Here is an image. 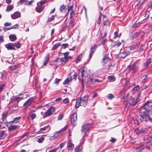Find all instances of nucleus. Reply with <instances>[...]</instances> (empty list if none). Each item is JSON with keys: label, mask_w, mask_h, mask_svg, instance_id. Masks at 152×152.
<instances>
[{"label": "nucleus", "mask_w": 152, "mask_h": 152, "mask_svg": "<svg viewBox=\"0 0 152 152\" xmlns=\"http://www.w3.org/2000/svg\"><path fill=\"white\" fill-rule=\"evenodd\" d=\"M88 97L87 95L84 96L82 98H79L77 99L76 100L75 108H77L81 106L85 107L88 103Z\"/></svg>", "instance_id": "nucleus-1"}, {"label": "nucleus", "mask_w": 152, "mask_h": 152, "mask_svg": "<svg viewBox=\"0 0 152 152\" xmlns=\"http://www.w3.org/2000/svg\"><path fill=\"white\" fill-rule=\"evenodd\" d=\"M5 46L8 50H15V46H16L17 48H18L21 47V45L19 42L9 43L8 44H6Z\"/></svg>", "instance_id": "nucleus-2"}, {"label": "nucleus", "mask_w": 152, "mask_h": 152, "mask_svg": "<svg viewBox=\"0 0 152 152\" xmlns=\"http://www.w3.org/2000/svg\"><path fill=\"white\" fill-rule=\"evenodd\" d=\"M80 70V72H79V75H80L82 77H88L90 73V71L85 66L82 67Z\"/></svg>", "instance_id": "nucleus-3"}, {"label": "nucleus", "mask_w": 152, "mask_h": 152, "mask_svg": "<svg viewBox=\"0 0 152 152\" xmlns=\"http://www.w3.org/2000/svg\"><path fill=\"white\" fill-rule=\"evenodd\" d=\"M41 0V1H39L37 3V6L35 8V10L37 12L40 13L43 11L44 10L45 6L44 5L45 2L44 1H42Z\"/></svg>", "instance_id": "nucleus-4"}, {"label": "nucleus", "mask_w": 152, "mask_h": 152, "mask_svg": "<svg viewBox=\"0 0 152 152\" xmlns=\"http://www.w3.org/2000/svg\"><path fill=\"white\" fill-rule=\"evenodd\" d=\"M70 118L72 124L73 126H76L77 121V114L76 113L74 112L70 116Z\"/></svg>", "instance_id": "nucleus-5"}, {"label": "nucleus", "mask_w": 152, "mask_h": 152, "mask_svg": "<svg viewBox=\"0 0 152 152\" xmlns=\"http://www.w3.org/2000/svg\"><path fill=\"white\" fill-rule=\"evenodd\" d=\"M91 125L89 124H86L82 126L81 131L82 132H87L90 130Z\"/></svg>", "instance_id": "nucleus-6"}, {"label": "nucleus", "mask_w": 152, "mask_h": 152, "mask_svg": "<svg viewBox=\"0 0 152 152\" xmlns=\"http://www.w3.org/2000/svg\"><path fill=\"white\" fill-rule=\"evenodd\" d=\"M138 66L135 64L130 65L129 66V69L130 72L132 73H135L138 70Z\"/></svg>", "instance_id": "nucleus-7"}, {"label": "nucleus", "mask_w": 152, "mask_h": 152, "mask_svg": "<svg viewBox=\"0 0 152 152\" xmlns=\"http://www.w3.org/2000/svg\"><path fill=\"white\" fill-rule=\"evenodd\" d=\"M55 110L54 107H50L45 112L46 117L51 115L55 112Z\"/></svg>", "instance_id": "nucleus-8"}, {"label": "nucleus", "mask_w": 152, "mask_h": 152, "mask_svg": "<svg viewBox=\"0 0 152 152\" xmlns=\"http://www.w3.org/2000/svg\"><path fill=\"white\" fill-rule=\"evenodd\" d=\"M21 17L20 13L17 11L11 15V18L13 20L17 19Z\"/></svg>", "instance_id": "nucleus-9"}, {"label": "nucleus", "mask_w": 152, "mask_h": 152, "mask_svg": "<svg viewBox=\"0 0 152 152\" xmlns=\"http://www.w3.org/2000/svg\"><path fill=\"white\" fill-rule=\"evenodd\" d=\"M68 61L67 59L66 56H64L61 58H58L55 60L54 62H61L63 64H64Z\"/></svg>", "instance_id": "nucleus-10"}, {"label": "nucleus", "mask_w": 152, "mask_h": 152, "mask_svg": "<svg viewBox=\"0 0 152 152\" xmlns=\"http://www.w3.org/2000/svg\"><path fill=\"white\" fill-rule=\"evenodd\" d=\"M10 124H9V123L8 124L6 125V126L7 127L8 130L10 131L15 130L18 128L19 127V126H18V125H10Z\"/></svg>", "instance_id": "nucleus-11"}, {"label": "nucleus", "mask_w": 152, "mask_h": 152, "mask_svg": "<svg viewBox=\"0 0 152 152\" xmlns=\"http://www.w3.org/2000/svg\"><path fill=\"white\" fill-rule=\"evenodd\" d=\"M60 12L64 13L65 15L67 14V11L66 6L64 4L61 5L59 8Z\"/></svg>", "instance_id": "nucleus-12"}, {"label": "nucleus", "mask_w": 152, "mask_h": 152, "mask_svg": "<svg viewBox=\"0 0 152 152\" xmlns=\"http://www.w3.org/2000/svg\"><path fill=\"white\" fill-rule=\"evenodd\" d=\"M33 97L30 98L24 104L23 106H24L26 107H28L31 104L33 101Z\"/></svg>", "instance_id": "nucleus-13"}, {"label": "nucleus", "mask_w": 152, "mask_h": 152, "mask_svg": "<svg viewBox=\"0 0 152 152\" xmlns=\"http://www.w3.org/2000/svg\"><path fill=\"white\" fill-rule=\"evenodd\" d=\"M97 47V45H96L92 46L91 47L89 55V58L90 59L91 58L93 53L95 51Z\"/></svg>", "instance_id": "nucleus-14"}, {"label": "nucleus", "mask_w": 152, "mask_h": 152, "mask_svg": "<svg viewBox=\"0 0 152 152\" xmlns=\"http://www.w3.org/2000/svg\"><path fill=\"white\" fill-rule=\"evenodd\" d=\"M102 60V64H103V65H105L109 60V58L108 56V55H105L104 56Z\"/></svg>", "instance_id": "nucleus-15"}, {"label": "nucleus", "mask_w": 152, "mask_h": 152, "mask_svg": "<svg viewBox=\"0 0 152 152\" xmlns=\"http://www.w3.org/2000/svg\"><path fill=\"white\" fill-rule=\"evenodd\" d=\"M21 119V117L19 116L14 118L13 120L9 122V124H16L18 123L19 121Z\"/></svg>", "instance_id": "nucleus-16"}, {"label": "nucleus", "mask_w": 152, "mask_h": 152, "mask_svg": "<svg viewBox=\"0 0 152 152\" xmlns=\"http://www.w3.org/2000/svg\"><path fill=\"white\" fill-rule=\"evenodd\" d=\"M23 99V97H18L17 96H13L11 99L12 101H19L20 100Z\"/></svg>", "instance_id": "nucleus-17"}, {"label": "nucleus", "mask_w": 152, "mask_h": 152, "mask_svg": "<svg viewBox=\"0 0 152 152\" xmlns=\"http://www.w3.org/2000/svg\"><path fill=\"white\" fill-rule=\"evenodd\" d=\"M144 148V147L143 145L137 147L134 149V152H141Z\"/></svg>", "instance_id": "nucleus-18"}, {"label": "nucleus", "mask_w": 152, "mask_h": 152, "mask_svg": "<svg viewBox=\"0 0 152 152\" xmlns=\"http://www.w3.org/2000/svg\"><path fill=\"white\" fill-rule=\"evenodd\" d=\"M125 87L126 88H128L132 86V84L130 83L129 82L128 80H126L124 84Z\"/></svg>", "instance_id": "nucleus-19"}, {"label": "nucleus", "mask_w": 152, "mask_h": 152, "mask_svg": "<svg viewBox=\"0 0 152 152\" xmlns=\"http://www.w3.org/2000/svg\"><path fill=\"white\" fill-rule=\"evenodd\" d=\"M72 74V73H70L69 74V76H70V78L68 77L67 78L65 81L64 82L63 84L64 85H65L66 84H68L69 82H70L71 80L72 79V77L71 76H70V75H71Z\"/></svg>", "instance_id": "nucleus-20"}, {"label": "nucleus", "mask_w": 152, "mask_h": 152, "mask_svg": "<svg viewBox=\"0 0 152 152\" xmlns=\"http://www.w3.org/2000/svg\"><path fill=\"white\" fill-rule=\"evenodd\" d=\"M151 62V59H147L146 62H145L143 64V67L144 68H146L149 66Z\"/></svg>", "instance_id": "nucleus-21"}, {"label": "nucleus", "mask_w": 152, "mask_h": 152, "mask_svg": "<svg viewBox=\"0 0 152 152\" xmlns=\"http://www.w3.org/2000/svg\"><path fill=\"white\" fill-rule=\"evenodd\" d=\"M139 133L142 134H145L148 133L147 130L145 128H142L139 130Z\"/></svg>", "instance_id": "nucleus-22"}, {"label": "nucleus", "mask_w": 152, "mask_h": 152, "mask_svg": "<svg viewBox=\"0 0 152 152\" xmlns=\"http://www.w3.org/2000/svg\"><path fill=\"white\" fill-rule=\"evenodd\" d=\"M67 147L69 148L70 150H72L74 147V145L71 143V141H69L68 142Z\"/></svg>", "instance_id": "nucleus-23"}, {"label": "nucleus", "mask_w": 152, "mask_h": 152, "mask_svg": "<svg viewBox=\"0 0 152 152\" xmlns=\"http://www.w3.org/2000/svg\"><path fill=\"white\" fill-rule=\"evenodd\" d=\"M14 7L13 5H8L7 6L6 10V12H9L12 10L13 8Z\"/></svg>", "instance_id": "nucleus-24"}, {"label": "nucleus", "mask_w": 152, "mask_h": 152, "mask_svg": "<svg viewBox=\"0 0 152 152\" xmlns=\"http://www.w3.org/2000/svg\"><path fill=\"white\" fill-rule=\"evenodd\" d=\"M6 136L5 132L4 131H2L0 133V139H2L4 138Z\"/></svg>", "instance_id": "nucleus-25"}, {"label": "nucleus", "mask_w": 152, "mask_h": 152, "mask_svg": "<svg viewBox=\"0 0 152 152\" xmlns=\"http://www.w3.org/2000/svg\"><path fill=\"white\" fill-rule=\"evenodd\" d=\"M98 41L99 43V45H100L101 44H103L105 41H106V39H98Z\"/></svg>", "instance_id": "nucleus-26"}, {"label": "nucleus", "mask_w": 152, "mask_h": 152, "mask_svg": "<svg viewBox=\"0 0 152 152\" xmlns=\"http://www.w3.org/2000/svg\"><path fill=\"white\" fill-rule=\"evenodd\" d=\"M50 129V126H45L43 128L40 129V131H48Z\"/></svg>", "instance_id": "nucleus-27"}, {"label": "nucleus", "mask_w": 152, "mask_h": 152, "mask_svg": "<svg viewBox=\"0 0 152 152\" xmlns=\"http://www.w3.org/2000/svg\"><path fill=\"white\" fill-rule=\"evenodd\" d=\"M129 54V51L127 52L126 51H125L121 53L120 54L121 55H123V56H122V57L124 58L127 56Z\"/></svg>", "instance_id": "nucleus-28"}, {"label": "nucleus", "mask_w": 152, "mask_h": 152, "mask_svg": "<svg viewBox=\"0 0 152 152\" xmlns=\"http://www.w3.org/2000/svg\"><path fill=\"white\" fill-rule=\"evenodd\" d=\"M108 78L110 80V82H114L115 80V76H110L108 77Z\"/></svg>", "instance_id": "nucleus-29"}, {"label": "nucleus", "mask_w": 152, "mask_h": 152, "mask_svg": "<svg viewBox=\"0 0 152 152\" xmlns=\"http://www.w3.org/2000/svg\"><path fill=\"white\" fill-rule=\"evenodd\" d=\"M44 136H42L40 137L37 139V142L39 143H42L44 139Z\"/></svg>", "instance_id": "nucleus-30"}, {"label": "nucleus", "mask_w": 152, "mask_h": 152, "mask_svg": "<svg viewBox=\"0 0 152 152\" xmlns=\"http://www.w3.org/2000/svg\"><path fill=\"white\" fill-rule=\"evenodd\" d=\"M68 125H66L62 129H61V130H59L58 131V132L59 133H61L62 132H64L66 130V129L68 128Z\"/></svg>", "instance_id": "nucleus-31"}, {"label": "nucleus", "mask_w": 152, "mask_h": 152, "mask_svg": "<svg viewBox=\"0 0 152 152\" xmlns=\"http://www.w3.org/2000/svg\"><path fill=\"white\" fill-rule=\"evenodd\" d=\"M143 110L146 111L147 113H148L149 112V110L147 108V107L145 104L141 107V111H142Z\"/></svg>", "instance_id": "nucleus-32"}, {"label": "nucleus", "mask_w": 152, "mask_h": 152, "mask_svg": "<svg viewBox=\"0 0 152 152\" xmlns=\"http://www.w3.org/2000/svg\"><path fill=\"white\" fill-rule=\"evenodd\" d=\"M6 114L4 113H3L2 115V122H1V123H3L5 121L6 119Z\"/></svg>", "instance_id": "nucleus-33"}, {"label": "nucleus", "mask_w": 152, "mask_h": 152, "mask_svg": "<svg viewBox=\"0 0 152 152\" xmlns=\"http://www.w3.org/2000/svg\"><path fill=\"white\" fill-rule=\"evenodd\" d=\"M60 45V43L58 42L52 48V50H55L56 49L58 46Z\"/></svg>", "instance_id": "nucleus-34"}, {"label": "nucleus", "mask_w": 152, "mask_h": 152, "mask_svg": "<svg viewBox=\"0 0 152 152\" xmlns=\"http://www.w3.org/2000/svg\"><path fill=\"white\" fill-rule=\"evenodd\" d=\"M152 140V135L148 136L146 140V143H149Z\"/></svg>", "instance_id": "nucleus-35"}, {"label": "nucleus", "mask_w": 152, "mask_h": 152, "mask_svg": "<svg viewBox=\"0 0 152 152\" xmlns=\"http://www.w3.org/2000/svg\"><path fill=\"white\" fill-rule=\"evenodd\" d=\"M82 57V54H80L79 55L78 57H77L76 59V63H78L81 60Z\"/></svg>", "instance_id": "nucleus-36"}, {"label": "nucleus", "mask_w": 152, "mask_h": 152, "mask_svg": "<svg viewBox=\"0 0 152 152\" xmlns=\"http://www.w3.org/2000/svg\"><path fill=\"white\" fill-rule=\"evenodd\" d=\"M115 68V66L114 65H110L109 66L107 69L109 70H113Z\"/></svg>", "instance_id": "nucleus-37"}, {"label": "nucleus", "mask_w": 152, "mask_h": 152, "mask_svg": "<svg viewBox=\"0 0 152 152\" xmlns=\"http://www.w3.org/2000/svg\"><path fill=\"white\" fill-rule=\"evenodd\" d=\"M137 103L136 100H133L132 102L130 103V105H132V106H134Z\"/></svg>", "instance_id": "nucleus-38"}, {"label": "nucleus", "mask_w": 152, "mask_h": 152, "mask_svg": "<svg viewBox=\"0 0 152 152\" xmlns=\"http://www.w3.org/2000/svg\"><path fill=\"white\" fill-rule=\"evenodd\" d=\"M140 25V24L136 22L132 26V28H135L138 27Z\"/></svg>", "instance_id": "nucleus-39"}, {"label": "nucleus", "mask_w": 152, "mask_h": 152, "mask_svg": "<svg viewBox=\"0 0 152 152\" xmlns=\"http://www.w3.org/2000/svg\"><path fill=\"white\" fill-rule=\"evenodd\" d=\"M113 44L114 46H117V47H119L121 44V43L120 42L117 41L114 42Z\"/></svg>", "instance_id": "nucleus-40"}, {"label": "nucleus", "mask_w": 152, "mask_h": 152, "mask_svg": "<svg viewBox=\"0 0 152 152\" xmlns=\"http://www.w3.org/2000/svg\"><path fill=\"white\" fill-rule=\"evenodd\" d=\"M138 46V45L137 44H135L132 46L130 48L131 50H134Z\"/></svg>", "instance_id": "nucleus-41"}, {"label": "nucleus", "mask_w": 152, "mask_h": 152, "mask_svg": "<svg viewBox=\"0 0 152 152\" xmlns=\"http://www.w3.org/2000/svg\"><path fill=\"white\" fill-rule=\"evenodd\" d=\"M18 3L19 4H27L26 0H20Z\"/></svg>", "instance_id": "nucleus-42"}, {"label": "nucleus", "mask_w": 152, "mask_h": 152, "mask_svg": "<svg viewBox=\"0 0 152 152\" xmlns=\"http://www.w3.org/2000/svg\"><path fill=\"white\" fill-rule=\"evenodd\" d=\"M54 15H52L50 17L48 18V20L47 21V22H49L52 21L54 18Z\"/></svg>", "instance_id": "nucleus-43"}, {"label": "nucleus", "mask_w": 152, "mask_h": 152, "mask_svg": "<svg viewBox=\"0 0 152 152\" xmlns=\"http://www.w3.org/2000/svg\"><path fill=\"white\" fill-rule=\"evenodd\" d=\"M75 15V13L73 10H72V12L70 13V18L72 19V18Z\"/></svg>", "instance_id": "nucleus-44"}, {"label": "nucleus", "mask_w": 152, "mask_h": 152, "mask_svg": "<svg viewBox=\"0 0 152 152\" xmlns=\"http://www.w3.org/2000/svg\"><path fill=\"white\" fill-rule=\"evenodd\" d=\"M64 116V115L63 114L59 115L58 116V120L59 121L62 120Z\"/></svg>", "instance_id": "nucleus-45"}, {"label": "nucleus", "mask_w": 152, "mask_h": 152, "mask_svg": "<svg viewBox=\"0 0 152 152\" xmlns=\"http://www.w3.org/2000/svg\"><path fill=\"white\" fill-rule=\"evenodd\" d=\"M5 86V85L0 84V92H1L3 91Z\"/></svg>", "instance_id": "nucleus-46"}, {"label": "nucleus", "mask_w": 152, "mask_h": 152, "mask_svg": "<svg viewBox=\"0 0 152 152\" xmlns=\"http://www.w3.org/2000/svg\"><path fill=\"white\" fill-rule=\"evenodd\" d=\"M148 76L146 75H144L142 77V81L143 82H145V80L147 79Z\"/></svg>", "instance_id": "nucleus-47"}, {"label": "nucleus", "mask_w": 152, "mask_h": 152, "mask_svg": "<svg viewBox=\"0 0 152 152\" xmlns=\"http://www.w3.org/2000/svg\"><path fill=\"white\" fill-rule=\"evenodd\" d=\"M120 35H118V32L117 31H115L114 33V38H116L117 37H120Z\"/></svg>", "instance_id": "nucleus-48"}, {"label": "nucleus", "mask_w": 152, "mask_h": 152, "mask_svg": "<svg viewBox=\"0 0 152 152\" xmlns=\"http://www.w3.org/2000/svg\"><path fill=\"white\" fill-rule=\"evenodd\" d=\"M107 97L108 99H112L114 97V96L113 94H110L108 95Z\"/></svg>", "instance_id": "nucleus-49"}, {"label": "nucleus", "mask_w": 152, "mask_h": 152, "mask_svg": "<svg viewBox=\"0 0 152 152\" xmlns=\"http://www.w3.org/2000/svg\"><path fill=\"white\" fill-rule=\"evenodd\" d=\"M59 148V147H58L56 148H55L50 151L48 152H56L57 150Z\"/></svg>", "instance_id": "nucleus-50"}, {"label": "nucleus", "mask_w": 152, "mask_h": 152, "mask_svg": "<svg viewBox=\"0 0 152 152\" xmlns=\"http://www.w3.org/2000/svg\"><path fill=\"white\" fill-rule=\"evenodd\" d=\"M147 144L146 145V147L148 149L150 148L152 146V145H151V143H147Z\"/></svg>", "instance_id": "nucleus-51"}, {"label": "nucleus", "mask_w": 152, "mask_h": 152, "mask_svg": "<svg viewBox=\"0 0 152 152\" xmlns=\"http://www.w3.org/2000/svg\"><path fill=\"white\" fill-rule=\"evenodd\" d=\"M68 44L67 43L61 45V48H65L68 46Z\"/></svg>", "instance_id": "nucleus-52"}, {"label": "nucleus", "mask_w": 152, "mask_h": 152, "mask_svg": "<svg viewBox=\"0 0 152 152\" xmlns=\"http://www.w3.org/2000/svg\"><path fill=\"white\" fill-rule=\"evenodd\" d=\"M61 79H58L57 78H56L55 79V81H54V83L56 84H57L58 83V82L61 81Z\"/></svg>", "instance_id": "nucleus-53"}, {"label": "nucleus", "mask_w": 152, "mask_h": 152, "mask_svg": "<svg viewBox=\"0 0 152 152\" xmlns=\"http://www.w3.org/2000/svg\"><path fill=\"white\" fill-rule=\"evenodd\" d=\"M69 99L68 98H66L63 100V103L64 104H66L69 102Z\"/></svg>", "instance_id": "nucleus-54"}, {"label": "nucleus", "mask_w": 152, "mask_h": 152, "mask_svg": "<svg viewBox=\"0 0 152 152\" xmlns=\"http://www.w3.org/2000/svg\"><path fill=\"white\" fill-rule=\"evenodd\" d=\"M49 59V56L48 55H47L45 58V61H48Z\"/></svg>", "instance_id": "nucleus-55"}, {"label": "nucleus", "mask_w": 152, "mask_h": 152, "mask_svg": "<svg viewBox=\"0 0 152 152\" xmlns=\"http://www.w3.org/2000/svg\"><path fill=\"white\" fill-rule=\"evenodd\" d=\"M146 111L144 110V111H143V110H142V114H143V115H144L145 116H148V115H149L148 114V113L147 112H146Z\"/></svg>", "instance_id": "nucleus-56"}, {"label": "nucleus", "mask_w": 152, "mask_h": 152, "mask_svg": "<svg viewBox=\"0 0 152 152\" xmlns=\"http://www.w3.org/2000/svg\"><path fill=\"white\" fill-rule=\"evenodd\" d=\"M81 149L82 146H78V147L76 148L75 150L77 151H80L81 150Z\"/></svg>", "instance_id": "nucleus-57"}, {"label": "nucleus", "mask_w": 152, "mask_h": 152, "mask_svg": "<svg viewBox=\"0 0 152 152\" xmlns=\"http://www.w3.org/2000/svg\"><path fill=\"white\" fill-rule=\"evenodd\" d=\"M151 102L150 101H148L145 104V105L147 107H149L150 105L149 103Z\"/></svg>", "instance_id": "nucleus-58"}, {"label": "nucleus", "mask_w": 152, "mask_h": 152, "mask_svg": "<svg viewBox=\"0 0 152 152\" xmlns=\"http://www.w3.org/2000/svg\"><path fill=\"white\" fill-rule=\"evenodd\" d=\"M109 24V21L107 20H106L103 23V24L104 26H107Z\"/></svg>", "instance_id": "nucleus-59"}, {"label": "nucleus", "mask_w": 152, "mask_h": 152, "mask_svg": "<svg viewBox=\"0 0 152 152\" xmlns=\"http://www.w3.org/2000/svg\"><path fill=\"white\" fill-rule=\"evenodd\" d=\"M55 60H53V61H51L50 64L51 65H56L57 64V62H54Z\"/></svg>", "instance_id": "nucleus-60"}, {"label": "nucleus", "mask_w": 152, "mask_h": 152, "mask_svg": "<svg viewBox=\"0 0 152 152\" xmlns=\"http://www.w3.org/2000/svg\"><path fill=\"white\" fill-rule=\"evenodd\" d=\"M36 116V115L35 113H33L31 115V118L32 120L34 119L35 117Z\"/></svg>", "instance_id": "nucleus-61"}, {"label": "nucleus", "mask_w": 152, "mask_h": 152, "mask_svg": "<svg viewBox=\"0 0 152 152\" xmlns=\"http://www.w3.org/2000/svg\"><path fill=\"white\" fill-rule=\"evenodd\" d=\"M144 46L143 45H141V46L139 48V51H142L144 50Z\"/></svg>", "instance_id": "nucleus-62"}, {"label": "nucleus", "mask_w": 152, "mask_h": 152, "mask_svg": "<svg viewBox=\"0 0 152 152\" xmlns=\"http://www.w3.org/2000/svg\"><path fill=\"white\" fill-rule=\"evenodd\" d=\"M139 35V34L138 33H135L133 35V37H138Z\"/></svg>", "instance_id": "nucleus-63"}, {"label": "nucleus", "mask_w": 152, "mask_h": 152, "mask_svg": "<svg viewBox=\"0 0 152 152\" xmlns=\"http://www.w3.org/2000/svg\"><path fill=\"white\" fill-rule=\"evenodd\" d=\"M11 23H10L6 22L4 24V26H8L11 25Z\"/></svg>", "instance_id": "nucleus-64"}]
</instances>
